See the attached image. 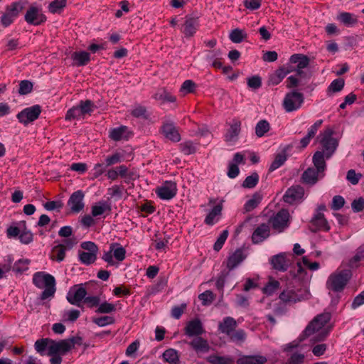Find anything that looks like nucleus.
Returning <instances> with one entry per match:
<instances>
[{"label":"nucleus","mask_w":364,"mask_h":364,"mask_svg":"<svg viewBox=\"0 0 364 364\" xmlns=\"http://www.w3.org/2000/svg\"><path fill=\"white\" fill-rule=\"evenodd\" d=\"M81 247L87 252H79V261L85 265H90L94 263L97 259L98 247L97 245L91 241L83 242L80 245Z\"/></svg>","instance_id":"423d86ee"},{"label":"nucleus","mask_w":364,"mask_h":364,"mask_svg":"<svg viewBox=\"0 0 364 364\" xmlns=\"http://www.w3.org/2000/svg\"><path fill=\"white\" fill-rule=\"evenodd\" d=\"M198 28L199 21L197 18L186 16L181 30L185 37L190 38L194 36Z\"/></svg>","instance_id":"4be33fe9"},{"label":"nucleus","mask_w":364,"mask_h":364,"mask_svg":"<svg viewBox=\"0 0 364 364\" xmlns=\"http://www.w3.org/2000/svg\"><path fill=\"white\" fill-rule=\"evenodd\" d=\"M198 299L203 306H208L213 301L215 295L211 291L207 290L200 294Z\"/></svg>","instance_id":"69168bd1"},{"label":"nucleus","mask_w":364,"mask_h":364,"mask_svg":"<svg viewBox=\"0 0 364 364\" xmlns=\"http://www.w3.org/2000/svg\"><path fill=\"white\" fill-rule=\"evenodd\" d=\"M241 129V122L238 119H233L231 122L230 127L225 134V140L227 141H235Z\"/></svg>","instance_id":"c85d7f7f"},{"label":"nucleus","mask_w":364,"mask_h":364,"mask_svg":"<svg viewBox=\"0 0 364 364\" xmlns=\"http://www.w3.org/2000/svg\"><path fill=\"white\" fill-rule=\"evenodd\" d=\"M247 255L245 254L242 249L236 250L232 255H230L227 259V268L229 270H232L237 267L241 262H242Z\"/></svg>","instance_id":"a878e982"},{"label":"nucleus","mask_w":364,"mask_h":364,"mask_svg":"<svg viewBox=\"0 0 364 364\" xmlns=\"http://www.w3.org/2000/svg\"><path fill=\"white\" fill-rule=\"evenodd\" d=\"M262 197L258 194H255L244 205V209L246 212H250L257 207L261 202Z\"/></svg>","instance_id":"864d4df0"},{"label":"nucleus","mask_w":364,"mask_h":364,"mask_svg":"<svg viewBox=\"0 0 364 364\" xmlns=\"http://www.w3.org/2000/svg\"><path fill=\"white\" fill-rule=\"evenodd\" d=\"M33 283L38 289H44L41 299L46 300L54 296L55 292V279L51 274L44 272H37L33 276Z\"/></svg>","instance_id":"f257e3e1"},{"label":"nucleus","mask_w":364,"mask_h":364,"mask_svg":"<svg viewBox=\"0 0 364 364\" xmlns=\"http://www.w3.org/2000/svg\"><path fill=\"white\" fill-rule=\"evenodd\" d=\"M298 272L301 273L304 271V267H306L311 271L318 270L320 264L317 262H311L307 257H303L301 262H297Z\"/></svg>","instance_id":"a19ab883"},{"label":"nucleus","mask_w":364,"mask_h":364,"mask_svg":"<svg viewBox=\"0 0 364 364\" xmlns=\"http://www.w3.org/2000/svg\"><path fill=\"white\" fill-rule=\"evenodd\" d=\"M85 194L82 191L78 190L73 193L68 200V205L72 213H80L85 207L83 199Z\"/></svg>","instance_id":"2eb2a0df"},{"label":"nucleus","mask_w":364,"mask_h":364,"mask_svg":"<svg viewBox=\"0 0 364 364\" xmlns=\"http://www.w3.org/2000/svg\"><path fill=\"white\" fill-rule=\"evenodd\" d=\"M337 20L348 27L354 26L358 22L357 16L349 12L340 13L337 16Z\"/></svg>","instance_id":"58836bf2"},{"label":"nucleus","mask_w":364,"mask_h":364,"mask_svg":"<svg viewBox=\"0 0 364 364\" xmlns=\"http://www.w3.org/2000/svg\"><path fill=\"white\" fill-rule=\"evenodd\" d=\"M80 312L77 309L64 311L62 313V320L63 321L74 322L80 317Z\"/></svg>","instance_id":"5fc2aeb1"},{"label":"nucleus","mask_w":364,"mask_h":364,"mask_svg":"<svg viewBox=\"0 0 364 364\" xmlns=\"http://www.w3.org/2000/svg\"><path fill=\"white\" fill-rule=\"evenodd\" d=\"M364 260V249H358L356 254L349 260L348 266L351 268H357L360 262Z\"/></svg>","instance_id":"603ef678"},{"label":"nucleus","mask_w":364,"mask_h":364,"mask_svg":"<svg viewBox=\"0 0 364 364\" xmlns=\"http://www.w3.org/2000/svg\"><path fill=\"white\" fill-rule=\"evenodd\" d=\"M111 211V205L105 200H100L91 208V213L93 217L102 215L106 212Z\"/></svg>","instance_id":"f704fd0d"},{"label":"nucleus","mask_w":364,"mask_h":364,"mask_svg":"<svg viewBox=\"0 0 364 364\" xmlns=\"http://www.w3.org/2000/svg\"><path fill=\"white\" fill-rule=\"evenodd\" d=\"M294 69L289 68V67H282L279 68L272 74L269 77V83L272 85L279 84L282 80L290 73L293 72Z\"/></svg>","instance_id":"c756f323"},{"label":"nucleus","mask_w":364,"mask_h":364,"mask_svg":"<svg viewBox=\"0 0 364 364\" xmlns=\"http://www.w3.org/2000/svg\"><path fill=\"white\" fill-rule=\"evenodd\" d=\"M223 208V201L215 205L205 218L204 223L209 226H213L218 223L222 216Z\"/></svg>","instance_id":"5701e85b"},{"label":"nucleus","mask_w":364,"mask_h":364,"mask_svg":"<svg viewBox=\"0 0 364 364\" xmlns=\"http://www.w3.org/2000/svg\"><path fill=\"white\" fill-rule=\"evenodd\" d=\"M131 114L136 118H142L147 119L149 115L145 107L141 105H136L131 112Z\"/></svg>","instance_id":"680f3d73"},{"label":"nucleus","mask_w":364,"mask_h":364,"mask_svg":"<svg viewBox=\"0 0 364 364\" xmlns=\"http://www.w3.org/2000/svg\"><path fill=\"white\" fill-rule=\"evenodd\" d=\"M82 118L83 116L78 105L69 109L65 117L67 121L80 120Z\"/></svg>","instance_id":"09e8293b"},{"label":"nucleus","mask_w":364,"mask_h":364,"mask_svg":"<svg viewBox=\"0 0 364 364\" xmlns=\"http://www.w3.org/2000/svg\"><path fill=\"white\" fill-rule=\"evenodd\" d=\"M177 185L172 181H166L155 190L156 196L161 200H169L177 194Z\"/></svg>","instance_id":"9d476101"},{"label":"nucleus","mask_w":364,"mask_h":364,"mask_svg":"<svg viewBox=\"0 0 364 364\" xmlns=\"http://www.w3.org/2000/svg\"><path fill=\"white\" fill-rule=\"evenodd\" d=\"M267 361L265 356L261 355H242L237 360V364H264Z\"/></svg>","instance_id":"7c9ffc66"},{"label":"nucleus","mask_w":364,"mask_h":364,"mask_svg":"<svg viewBox=\"0 0 364 364\" xmlns=\"http://www.w3.org/2000/svg\"><path fill=\"white\" fill-rule=\"evenodd\" d=\"M289 213L287 210L282 209L269 219V223L274 230L282 232L289 225Z\"/></svg>","instance_id":"1a4fd4ad"},{"label":"nucleus","mask_w":364,"mask_h":364,"mask_svg":"<svg viewBox=\"0 0 364 364\" xmlns=\"http://www.w3.org/2000/svg\"><path fill=\"white\" fill-rule=\"evenodd\" d=\"M304 195V190L300 186H293L288 188L283 196L284 201L294 204L301 201Z\"/></svg>","instance_id":"dca6fc26"},{"label":"nucleus","mask_w":364,"mask_h":364,"mask_svg":"<svg viewBox=\"0 0 364 364\" xmlns=\"http://www.w3.org/2000/svg\"><path fill=\"white\" fill-rule=\"evenodd\" d=\"M204 332L203 325L198 318L189 321L184 328V333L188 337L199 336Z\"/></svg>","instance_id":"a211bd4d"},{"label":"nucleus","mask_w":364,"mask_h":364,"mask_svg":"<svg viewBox=\"0 0 364 364\" xmlns=\"http://www.w3.org/2000/svg\"><path fill=\"white\" fill-rule=\"evenodd\" d=\"M331 319L329 313H323L316 316L306 327L304 334L309 336L321 329Z\"/></svg>","instance_id":"9b49d317"},{"label":"nucleus","mask_w":364,"mask_h":364,"mask_svg":"<svg viewBox=\"0 0 364 364\" xmlns=\"http://www.w3.org/2000/svg\"><path fill=\"white\" fill-rule=\"evenodd\" d=\"M286 161L287 156L284 153L278 154L277 155H276L274 161L272 162L269 168V171L270 172L275 171L276 169L282 166Z\"/></svg>","instance_id":"6e6d98bb"},{"label":"nucleus","mask_w":364,"mask_h":364,"mask_svg":"<svg viewBox=\"0 0 364 364\" xmlns=\"http://www.w3.org/2000/svg\"><path fill=\"white\" fill-rule=\"evenodd\" d=\"M93 322L100 327H104L107 325L113 324L115 320L112 316H104L94 318Z\"/></svg>","instance_id":"338daca9"},{"label":"nucleus","mask_w":364,"mask_h":364,"mask_svg":"<svg viewBox=\"0 0 364 364\" xmlns=\"http://www.w3.org/2000/svg\"><path fill=\"white\" fill-rule=\"evenodd\" d=\"M70 350V346L65 339L55 341L52 340L50 346V353L47 355L50 356V364H61L63 356L66 355Z\"/></svg>","instance_id":"7ed1b4c3"},{"label":"nucleus","mask_w":364,"mask_h":364,"mask_svg":"<svg viewBox=\"0 0 364 364\" xmlns=\"http://www.w3.org/2000/svg\"><path fill=\"white\" fill-rule=\"evenodd\" d=\"M325 154L320 151H316L313 156V163L316 170L321 173H324L326 164L325 161Z\"/></svg>","instance_id":"e433bc0d"},{"label":"nucleus","mask_w":364,"mask_h":364,"mask_svg":"<svg viewBox=\"0 0 364 364\" xmlns=\"http://www.w3.org/2000/svg\"><path fill=\"white\" fill-rule=\"evenodd\" d=\"M196 87L197 86L196 83L193 80H186L183 82L180 88V92L183 95H186L189 93H193L195 92Z\"/></svg>","instance_id":"bf43d9fd"},{"label":"nucleus","mask_w":364,"mask_h":364,"mask_svg":"<svg viewBox=\"0 0 364 364\" xmlns=\"http://www.w3.org/2000/svg\"><path fill=\"white\" fill-rule=\"evenodd\" d=\"M259 181V175L257 173H252L247 176L242 183V186L247 188H252L256 186Z\"/></svg>","instance_id":"e2e57ef3"},{"label":"nucleus","mask_w":364,"mask_h":364,"mask_svg":"<svg viewBox=\"0 0 364 364\" xmlns=\"http://www.w3.org/2000/svg\"><path fill=\"white\" fill-rule=\"evenodd\" d=\"M279 299L284 304H290L301 301L302 299L301 295L299 294V290H296L292 287H287L280 293L279 296Z\"/></svg>","instance_id":"6ab92c4d"},{"label":"nucleus","mask_w":364,"mask_h":364,"mask_svg":"<svg viewBox=\"0 0 364 364\" xmlns=\"http://www.w3.org/2000/svg\"><path fill=\"white\" fill-rule=\"evenodd\" d=\"M124 161V154L116 151L113 154L107 156L105 159V164L107 166H110Z\"/></svg>","instance_id":"052dcab7"},{"label":"nucleus","mask_w":364,"mask_h":364,"mask_svg":"<svg viewBox=\"0 0 364 364\" xmlns=\"http://www.w3.org/2000/svg\"><path fill=\"white\" fill-rule=\"evenodd\" d=\"M67 0H53L51 1L48 9L51 14H60L66 6Z\"/></svg>","instance_id":"37998d69"},{"label":"nucleus","mask_w":364,"mask_h":364,"mask_svg":"<svg viewBox=\"0 0 364 364\" xmlns=\"http://www.w3.org/2000/svg\"><path fill=\"white\" fill-rule=\"evenodd\" d=\"M345 81L342 78H337L333 80L327 88L328 95H331L333 93L338 92L343 89Z\"/></svg>","instance_id":"c03bdc74"},{"label":"nucleus","mask_w":364,"mask_h":364,"mask_svg":"<svg viewBox=\"0 0 364 364\" xmlns=\"http://www.w3.org/2000/svg\"><path fill=\"white\" fill-rule=\"evenodd\" d=\"M13 262L12 256L8 255L4 258L3 262H0V279L6 277V274L11 269Z\"/></svg>","instance_id":"a18cd8bd"},{"label":"nucleus","mask_w":364,"mask_h":364,"mask_svg":"<svg viewBox=\"0 0 364 364\" xmlns=\"http://www.w3.org/2000/svg\"><path fill=\"white\" fill-rule=\"evenodd\" d=\"M312 226L311 230L316 232L317 230L328 231L330 226L322 213H316L311 220Z\"/></svg>","instance_id":"393cba45"},{"label":"nucleus","mask_w":364,"mask_h":364,"mask_svg":"<svg viewBox=\"0 0 364 364\" xmlns=\"http://www.w3.org/2000/svg\"><path fill=\"white\" fill-rule=\"evenodd\" d=\"M236 326V321L232 317L227 316L223 318L218 328L221 333L229 336L231 335V333L235 329Z\"/></svg>","instance_id":"2f4dec72"},{"label":"nucleus","mask_w":364,"mask_h":364,"mask_svg":"<svg viewBox=\"0 0 364 364\" xmlns=\"http://www.w3.org/2000/svg\"><path fill=\"white\" fill-rule=\"evenodd\" d=\"M179 149L185 155H191L196 152L198 145L192 141H185L179 144Z\"/></svg>","instance_id":"79ce46f5"},{"label":"nucleus","mask_w":364,"mask_h":364,"mask_svg":"<svg viewBox=\"0 0 364 364\" xmlns=\"http://www.w3.org/2000/svg\"><path fill=\"white\" fill-rule=\"evenodd\" d=\"M161 131L164 137L172 142H178L181 137L178 128L172 122H164Z\"/></svg>","instance_id":"4468645a"},{"label":"nucleus","mask_w":364,"mask_h":364,"mask_svg":"<svg viewBox=\"0 0 364 364\" xmlns=\"http://www.w3.org/2000/svg\"><path fill=\"white\" fill-rule=\"evenodd\" d=\"M71 58L76 66L86 65L90 60V55L86 51L74 52Z\"/></svg>","instance_id":"c9c22d12"},{"label":"nucleus","mask_w":364,"mask_h":364,"mask_svg":"<svg viewBox=\"0 0 364 364\" xmlns=\"http://www.w3.org/2000/svg\"><path fill=\"white\" fill-rule=\"evenodd\" d=\"M24 19L29 25L39 26L44 23L47 18L43 14L41 6L34 4L31 5L26 10Z\"/></svg>","instance_id":"39448f33"},{"label":"nucleus","mask_w":364,"mask_h":364,"mask_svg":"<svg viewBox=\"0 0 364 364\" xmlns=\"http://www.w3.org/2000/svg\"><path fill=\"white\" fill-rule=\"evenodd\" d=\"M304 354L295 353L290 356L287 364H303L304 363Z\"/></svg>","instance_id":"774afa93"},{"label":"nucleus","mask_w":364,"mask_h":364,"mask_svg":"<svg viewBox=\"0 0 364 364\" xmlns=\"http://www.w3.org/2000/svg\"><path fill=\"white\" fill-rule=\"evenodd\" d=\"M78 105L83 117L86 114H90L95 108L94 103L90 100H81Z\"/></svg>","instance_id":"13d9d810"},{"label":"nucleus","mask_w":364,"mask_h":364,"mask_svg":"<svg viewBox=\"0 0 364 364\" xmlns=\"http://www.w3.org/2000/svg\"><path fill=\"white\" fill-rule=\"evenodd\" d=\"M270 129L269 124L266 120H260L255 126V134L258 137L263 136Z\"/></svg>","instance_id":"4d7b16f0"},{"label":"nucleus","mask_w":364,"mask_h":364,"mask_svg":"<svg viewBox=\"0 0 364 364\" xmlns=\"http://www.w3.org/2000/svg\"><path fill=\"white\" fill-rule=\"evenodd\" d=\"M247 33L244 30L235 28L231 31L229 38L232 43H240L247 38Z\"/></svg>","instance_id":"49530a36"},{"label":"nucleus","mask_w":364,"mask_h":364,"mask_svg":"<svg viewBox=\"0 0 364 364\" xmlns=\"http://www.w3.org/2000/svg\"><path fill=\"white\" fill-rule=\"evenodd\" d=\"M351 276L350 269L338 268L328 277L326 288L335 292H341L347 285Z\"/></svg>","instance_id":"f03ea898"},{"label":"nucleus","mask_w":364,"mask_h":364,"mask_svg":"<svg viewBox=\"0 0 364 364\" xmlns=\"http://www.w3.org/2000/svg\"><path fill=\"white\" fill-rule=\"evenodd\" d=\"M270 233L269 226L265 223L259 225L252 235V241L254 244H259L266 240Z\"/></svg>","instance_id":"b1692460"},{"label":"nucleus","mask_w":364,"mask_h":364,"mask_svg":"<svg viewBox=\"0 0 364 364\" xmlns=\"http://www.w3.org/2000/svg\"><path fill=\"white\" fill-rule=\"evenodd\" d=\"M188 345L196 352V353H207L210 350V346L207 340L199 336H196L191 341L188 343Z\"/></svg>","instance_id":"cd10ccee"},{"label":"nucleus","mask_w":364,"mask_h":364,"mask_svg":"<svg viewBox=\"0 0 364 364\" xmlns=\"http://www.w3.org/2000/svg\"><path fill=\"white\" fill-rule=\"evenodd\" d=\"M51 338H44L38 339L34 343V348L36 351L41 355H47V353H50V346L52 343Z\"/></svg>","instance_id":"473e14b6"},{"label":"nucleus","mask_w":364,"mask_h":364,"mask_svg":"<svg viewBox=\"0 0 364 364\" xmlns=\"http://www.w3.org/2000/svg\"><path fill=\"white\" fill-rule=\"evenodd\" d=\"M290 64H296V67L287 65L289 68L294 69L298 75H301L303 73L302 70L306 68L309 64V58L303 54H294L289 58Z\"/></svg>","instance_id":"f3484780"},{"label":"nucleus","mask_w":364,"mask_h":364,"mask_svg":"<svg viewBox=\"0 0 364 364\" xmlns=\"http://www.w3.org/2000/svg\"><path fill=\"white\" fill-rule=\"evenodd\" d=\"M116 311V306L114 304L104 301L100 303L96 312L98 314H109Z\"/></svg>","instance_id":"0e129e2a"},{"label":"nucleus","mask_w":364,"mask_h":364,"mask_svg":"<svg viewBox=\"0 0 364 364\" xmlns=\"http://www.w3.org/2000/svg\"><path fill=\"white\" fill-rule=\"evenodd\" d=\"M163 358L166 362L172 364H176L179 360L177 350L173 348L165 350L163 353Z\"/></svg>","instance_id":"3c124183"},{"label":"nucleus","mask_w":364,"mask_h":364,"mask_svg":"<svg viewBox=\"0 0 364 364\" xmlns=\"http://www.w3.org/2000/svg\"><path fill=\"white\" fill-rule=\"evenodd\" d=\"M41 110V107L38 105L31 106L20 112L17 114V119L21 123L27 125L38 118Z\"/></svg>","instance_id":"ddd939ff"},{"label":"nucleus","mask_w":364,"mask_h":364,"mask_svg":"<svg viewBox=\"0 0 364 364\" xmlns=\"http://www.w3.org/2000/svg\"><path fill=\"white\" fill-rule=\"evenodd\" d=\"M280 284L277 280L270 278L266 285L262 288L264 294L270 296L279 288Z\"/></svg>","instance_id":"8fccbe9b"},{"label":"nucleus","mask_w":364,"mask_h":364,"mask_svg":"<svg viewBox=\"0 0 364 364\" xmlns=\"http://www.w3.org/2000/svg\"><path fill=\"white\" fill-rule=\"evenodd\" d=\"M286 252H281L270 258V264L272 268L278 272H285L289 266V260L287 258Z\"/></svg>","instance_id":"aec40b11"},{"label":"nucleus","mask_w":364,"mask_h":364,"mask_svg":"<svg viewBox=\"0 0 364 364\" xmlns=\"http://www.w3.org/2000/svg\"><path fill=\"white\" fill-rule=\"evenodd\" d=\"M85 284H79L72 287L66 295L67 301L72 305L82 307V303L87 296Z\"/></svg>","instance_id":"6e6552de"},{"label":"nucleus","mask_w":364,"mask_h":364,"mask_svg":"<svg viewBox=\"0 0 364 364\" xmlns=\"http://www.w3.org/2000/svg\"><path fill=\"white\" fill-rule=\"evenodd\" d=\"M153 98L159 101L161 104H164L165 102H174L176 100V97L164 88L158 90L153 95Z\"/></svg>","instance_id":"72a5a7b5"},{"label":"nucleus","mask_w":364,"mask_h":364,"mask_svg":"<svg viewBox=\"0 0 364 364\" xmlns=\"http://www.w3.org/2000/svg\"><path fill=\"white\" fill-rule=\"evenodd\" d=\"M23 6L19 2H14L8 6L1 17V23L4 27L9 26L18 17Z\"/></svg>","instance_id":"f8f14e48"},{"label":"nucleus","mask_w":364,"mask_h":364,"mask_svg":"<svg viewBox=\"0 0 364 364\" xmlns=\"http://www.w3.org/2000/svg\"><path fill=\"white\" fill-rule=\"evenodd\" d=\"M132 135L133 134L129 129L124 125L113 128L110 129L109 132V137L114 141L122 140L127 141Z\"/></svg>","instance_id":"412c9836"},{"label":"nucleus","mask_w":364,"mask_h":364,"mask_svg":"<svg viewBox=\"0 0 364 364\" xmlns=\"http://www.w3.org/2000/svg\"><path fill=\"white\" fill-rule=\"evenodd\" d=\"M304 101V95L298 91L293 90L286 94L282 105L287 112H292L299 109Z\"/></svg>","instance_id":"0eeeda50"},{"label":"nucleus","mask_w":364,"mask_h":364,"mask_svg":"<svg viewBox=\"0 0 364 364\" xmlns=\"http://www.w3.org/2000/svg\"><path fill=\"white\" fill-rule=\"evenodd\" d=\"M110 247L113 253V257L118 262H122L125 259L126 250L122 245L114 243L110 245Z\"/></svg>","instance_id":"de8ad7c7"},{"label":"nucleus","mask_w":364,"mask_h":364,"mask_svg":"<svg viewBox=\"0 0 364 364\" xmlns=\"http://www.w3.org/2000/svg\"><path fill=\"white\" fill-rule=\"evenodd\" d=\"M333 130L328 127L320 133V143L322 145L323 154L326 159H329L337 149L338 141L333 137Z\"/></svg>","instance_id":"20e7f679"},{"label":"nucleus","mask_w":364,"mask_h":364,"mask_svg":"<svg viewBox=\"0 0 364 364\" xmlns=\"http://www.w3.org/2000/svg\"><path fill=\"white\" fill-rule=\"evenodd\" d=\"M206 360L210 364H234L235 359L230 355H218L213 354L206 358Z\"/></svg>","instance_id":"4c0bfd02"},{"label":"nucleus","mask_w":364,"mask_h":364,"mask_svg":"<svg viewBox=\"0 0 364 364\" xmlns=\"http://www.w3.org/2000/svg\"><path fill=\"white\" fill-rule=\"evenodd\" d=\"M65 252V245H57L52 248L50 257L54 261L60 262L64 260Z\"/></svg>","instance_id":"ea45409f"},{"label":"nucleus","mask_w":364,"mask_h":364,"mask_svg":"<svg viewBox=\"0 0 364 364\" xmlns=\"http://www.w3.org/2000/svg\"><path fill=\"white\" fill-rule=\"evenodd\" d=\"M324 176V173H321L314 167L308 168L302 174L303 182L309 184H315L318 179L322 178Z\"/></svg>","instance_id":"bb28decb"}]
</instances>
